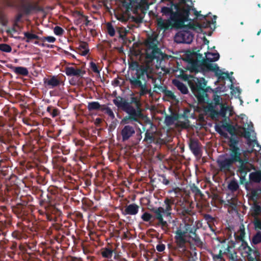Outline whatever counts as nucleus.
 <instances>
[{"label":"nucleus","instance_id":"f257e3e1","mask_svg":"<svg viewBox=\"0 0 261 261\" xmlns=\"http://www.w3.org/2000/svg\"><path fill=\"white\" fill-rule=\"evenodd\" d=\"M174 207L177 214L182 219L180 222L176 218L171 222L177 248L185 251L186 244L190 243L191 240L197 246L201 247L203 243L196 233L198 227L193 224L194 212L191 204L182 199L177 201Z\"/></svg>","mask_w":261,"mask_h":261},{"label":"nucleus","instance_id":"f03ea898","mask_svg":"<svg viewBox=\"0 0 261 261\" xmlns=\"http://www.w3.org/2000/svg\"><path fill=\"white\" fill-rule=\"evenodd\" d=\"M236 141L233 140L229 154L221 155L217 159L216 163L219 171L226 174L233 175L236 170L238 174H247L251 170L255 169L254 165L249 163V159L244 153V158L242 157L241 149L236 147Z\"/></svg>","mask_w":261,"mask_h":261},{"label":"nucleus","instance_id":"7ed1b4c3","mask_svg":"<svg viewBox=\"0 0 261 261\" xmlns=\"http://www.w3.org/2000/svg\"><path fill=\"white\" fill-rule=\"evenodd\" d=\"M136 72L133 73L128 81L132 89L139 90L140 96H143L146 94L152 96V92L147 85V79H151L153 84L154 91L156 92V89L160 92L164 93L166 90V86L158 85L156 83V79L151 74L152 70L148 65H140L137 62L134 63Z\"/></svg>","mask_w":261,"mask_h":261},{"label":"nucleus","instance_id":"20e7f679","mask_svg":"<svg viewBox=\"0 0 261 261\" xmlns=\"http://www.w3.org/2000/svg\"><path fill=\"white\" fill-rule=\"evenodd\" d=\"M189 85L191 91L196 97L199 103H208L211 99L208 96L209 93L218 94L220 92V88L217 87L215 89H212L210 86H206L207 82L202 78H197L192 76L188 81Z\"/></svg>","mask_w":261,"mask_h":261},{"label":"nucleus","instance_id":"39448f33","mask_svg":"<svg viewBox=\"0 0 261 261\" xmlns=\"http://www.w3.org/2000/svg\"><path fill=\"white\" fill-rule=\"evenodd\" d=\"M210 55L214 56V58L210 57L207 58L206 60H204L201 62L195 61L192 64V68L195 70L196 68H199L200 70H206L207 71H214L216 75L219 80H225L228 79L232 82L231 77L229 76V73L227 72H223L220 69L217 64L212 63L211 62L217 61L219 60L220 55L219 53L216 54Z\"/></svg>","mask_w":261,"mask_h":261},{"label":"nucleus","instance_id":"423d86ee","mask_svg":"<svg viewBox=\"0 0 261 261\" xmlns=\"http://www.w3.org/2000/svg\"><path fill=\"white\" fill-rule=\"evenodd\" d=\"M174 197H166L164 198L163 206L154 208L152 211L154 214V218L158 220L156 226L162 228L167 227L168 223L163 219V216L171 218V211L173 205H175Z\"/></svg>","mask_w":261,"mask_h":261},{"label":"nucleus","instance_id":"0eeeda50","mask_svg":"<svg viewBox=\"0 0 261 261\" xmlns=\"http://www.w3.org/2000/svg\"><path fill=\"white\" fill-rule=\"evenodd\" d=\"M161 12L163 15L170 17L167 19H164L162 17L158 18L156 24L158 29L161 30L167 31L174 28V22H175V19L178 16V12H174L172 7H162Z\"/></svg>","mask_w":261,"mask_h":261},{"label":"nucleus","instance_id":"6e6552de","mask_svg":"<svg viewBox=\"0 0 261 261\" xmlns=\"http://www.w3.org/2000/svg\"><path fill=\"white\" fill-rule=\"evenodd\" d=\"M223 127L227 131L229 134L231 135L229 137L227 133L223 131L221 128H216V131L224 138L229 140L228 146L229 149H230V146L233 140L236 141V143L234 145L236 147H238V144L239 142L238 135L239 132L237 128L233 125L229 123H226L222 125Z\"/></svg>","mask_w":261,"mask_h":261},{"label":"nucleus","instance_id":"1a4fd4ad","mask_svg":"<svg viewBox=\"0 0 261 261\" xmlns=\"http://www.w3.org/2000/svg\"><path fill=\"white\" fill-rule=\"evenodd\" d=\"M113 102L118 108H121L128 114V116L124 117L122 119V122L124 123H128L129 118H134V116L136 115L134 107L122 97L120 96H117L116 98L113 100Z\"/></svg>","mask_w":261,"mask_h":261},{"label":"nucleus","instance_id":"9d476101","mask_svg":"<svg viewBox=\"0 0 261 261\" xmlns=\"http://www.w3.org/2000/svg\"><path fill=\"white\" fill-rule=\"evenodd\" d=\"M146 57L147 59L153 60L159 59L162 56L161 49L158 47L153 40H149L146 42Z\"/></svg>","mask_w":261,"mask_h":261},{"label":"nucleus","instance_id":"9b49d317","mask_svg":"<svg viewBox=\"0 0 261 261\" xmlns=\"http://www.w3.org/2000/svg\"><path fill=\"white\" fill-rule=\"evenodd\" d=\"M191 9L190 6L187 5L185 8H181L179 11L177 12L178 13V16L175 19L174 28L181 29L186 27L185 22L189 20V17Z\"/></svg>","mask_w":261,"mask_h":261},{"label":"nucleus","instance_id":"f8f14e48","mask_svg":"<svg viewBox=\"0 0 261 261\" xmlns=\"http://www.w3.org/2000/svg\"><path fill=\"white\" fill-rule=\"evenodd\" d=\"M194 35L189 31L183 30L177 33L174 37L175 41L178 43H191L193 39Z\"/></svg>","mask_w":261,"mask_h":261},{"label":"nucleus","instance_id":"ddd939ff","mask_svg":"<svg viewBox=\"0 0 261 261\" xmlns=\"http://www.w3.org/2000/svg\"><path fill=\"white\" fill-rule=\"evenodd\" d=\"M156 129L153 123H151L150 128L145 130L144 138L142 142L146 144L154 143L156 141Z\"/></svg>","mask_w":261,"mask_h":261},{"label":"nucleus","instance_id":"4468645a","mask_svg":"<svg viewBox=\"0 0 261 261\" xmlns=\"http://www.w3.org/2000/svg\"><path fill=\"white\" fill-rule=\"evenodd\" d=\"M221 243L223 244L221 247L224 249L223 254L226 255L231 261H236L237 255V252L234 249V245L226 244L225 240H223Z\"/></svg>","mask_w":261,"mask_h":261},{"label":"nucleus","instance_id":"2eb2a0df","mask_svg":"<svg viewBox=\"0 0 261 261\" xmlns=\"http://www.w3.org/2000/svg\"><path fill=\"white\" fill-rule=\"evenodd\" d=\"M130 105L134 104L136 108H134L135 111L136 115L133 118H129V120H133L136 122H139V119L143 117V114L141 109V104L140 99L136 96H133L130 98V101L129 102Z\"/></svg>","mask_w":261,"mask_h":261},{"label":"nucleus","instance_id":"dca6fc26","mask_svg":"<svg viewBox=\"0 0 261 261\" xmlns=\"http://www.w3.org/2000/svg\"><path fill=\"white\" fill-rule=\"evenodd\" d=\"M135 134V128L130 125H125L120 131V135L122 142H125L131 138Z\"/></svg>","mask_w":261,"mask_h":261},{"label":"nucleus","instance_id":"f3484780","mask_svg":"<svg viewBox=\"0 0 261 261\" xmlns=\"http://www.w3.org/2000/svg\"><path fill=\"white\" fill-rule=\"evenodd\" d=\"M45 192L43 190L39 189L37 194L40 199L39 204L41 206L46 207L51 204V196L48 193L44 195Z\"/></svg>","mask_w":261,"mask_h":261},{"label":"nucleus","instance_id":"a211bd4d","mask_svg":"<svg viewBox=\"0 0 261 261\" xmlns=\"http://www.w3.org/2000/svg\"><path fill=\"white\" fill-rule=\"evenodd\" d=\"M43 83L45 87L50 89L60 86L61 82L58 76L53 75L51 76L50 78L44 77Z\"/></svg>","mask_w":261,"mask_h":261},{"label":"nucleus","instance_id":"6ab92c4d","mask_svg":"<svg viewBox=\"0 0 261 261\" xmlns=\"http://www.w3.org/2000/svg\"><path fill=\"white\" fill-rule=\"evenodd\" d=\"M189 146L191 151L195 156L201 155L200 143L197 139L191 138L189 140Z\"/></svg>","mask_w":261,"mask_h":261},{"label":"nucleus","instance_id":"aec40b11","mask_svg":"<svg viewBox=\"0 0 261 261\" xmlns=\"http://www.w3.org/2000/svg\"><path fill=\"white\" fill-rule=\"evenodd\" d=\"M218 53H210V52H207V53H205V58H203L201 60H191L189 61V63H188V67H187V69L191 72H195V73H198V72H204L205 71H207V70H200V69H199V68H196L195 69V70L193 69V67H192V64L193 63H194V62L195 61H197V62H201L203 60H206L207 59V58L208 57H210L211 58H214L215 57L214 56H213V55H210L211 54H217Z\"/></svg>","mask_w":261,"mask_h":261},{"label":"nucleus","instance_id":"412c9836","mask_svg":"<svg viewBox=\"0 0 261 261\" xmlns=\"http://www.w3.org/2000/svg\"><path fill=\"white\" fill-rule=\"evenodd\" d=\"M65 73L67 76H82L85 72L81 69H75L73 67H66L65 69Z\"/></svg>","mask_w":261,"mask_h":261},{"label":"nucleus","instance_id":"4be33fe9","mask_svg":"<svg viewBox=\"0 0 261 261\" xmlns=\"http://www.w3.org/2000/svg\"><path fill=\"white\" fill-rule=\"evenodd\" d=\"M247 248L248 250L250 253L253 254V256H251L250 254L248 255V259L249 261H259V257L260 256V253L257 250H253L250 246H249L247 243H245V246L244 248Z\"/></svg>","mask_w":261,"mask_h":261},{"label":"nucleus","instance_id":"5701e85b","mask_svg":"<svg viewBox=\"0 0 261 261\" xmlns=\"http://www.w3.org/2000/svg\"><path fill=\"white\" fill-rule=\"evenodd\" d=\"M139 206L135 203L130 204L127 205L124 212V215H135L139 212Z\"/></svg>","mask_w":261,"mask_h":261},{"label":"nucleus","instance_id":"b1692460","mask_svg":"<svg viewBox=\"0 0 261 261\" xmlns=\"http://www.w3.org/2000/svg\"><path fill=\"white\" fill-rule=\"evenodd\" d=\"M21 8L25 14H29L32 11L39 10V7L37 4H33L31 3H27L22 5Z\"/></svg>","mask_w":261,"mask_h":261},{"label":"nucleus","instance_id":"393cba45","mask_svg":"<svg viewBox=\"0 0 261 261\" xmlns=\"http://www.w3.org/2000/svg\"><path fill=\"white\" fill-rule=\"evenodd\" d=\"M172 83L182 94H186L188 93L189 91L187 87L181 82L178 80H173Z\"/></svg>","mask_w":261,"mask_h":261},{"label":"nucleus","instance_id":"a878e982","mask_svg":"<svg viewBox=\"0 0 261 261\" xmlns=\"http://www.w3.org/2000/svg\"><path fill=\"white\" fill-rule=\"evenodd\" d=\"M78 52L82 56H86L89 51L88 49V44L84 41H81L79 47L77 48Z\"/></svg>","mask_w":261,"mask_h":261},{"label":"nucleus","instance_id":"bb28decb","mask_svg":"<svg viewBox=\"0 0 261 261\" xmlns=\"http://www.w3.org/2000/svg\"><path fill=\"white\" fill-rule=\"evenodd\" d=\"M27 204V202L25 201H23L22 203H18L13 207L12 211L17 215H20L23 214V210Z\"/></svg>","mask_w":261,"mask_h":261},{"label":"nucleus","instance_id":"cd10ccee","mask_svg":"<svg viewBox=\"0 0 261 261\" xmlns=\"http://www.w3.org/2000/svg\"><path fill=\"white\" fill-rule=\"evenodd\" d=\"M114 250L110 247H105L101 249V254L103 258L111 259L113 255Z\"/></svg>","mask_w":261,"mask_h":261},{"label":"nucleus","instance_id":"c85d7f7f","mask_svg":"<svg viewBox=\"0 0 261 261\" xmlns=\"http://www.w3.org/2000/svg\"><path fill=\"white\" fill-rule=\"evenodd\" d=\"M12 69H13V72L18 75L27 76L29 74L28 70L26 67L21 66H12Z\"/></svg>","mask_w":261,"mask_h":261},{"label":"nucleus","instance_id":"c756f323","mask_svg":"<svg viewBox=\"0 0 261 261\" xmlns=\"http://www.w3.org/2000/svg\"><path fill=\"white\" fill-rule=\"evenodd\" d=\"M249 179L254 182H260L261 181V171L250 173L249 174Z\"/></svg>","mask_w":261,"mask_h":261},{"label":"nucleus","instance_id":"7c9ffc66","mask_svg":"<svg viewBox=\"0 0 261 261\" xmlns=\"http://www.w3.org/2000/svg\"><path fill=\"white\" fill-rule=\"evenodd\" d=\"M239 233V234L238 235H237L236 233H234L235 239L237 241H242V246H244H244H245V243L246 242L244 240L245 235V232L243 225H242V227H240Z\"/></svg>","mask_w":261,"mask_h":261},{"label":"nucleus","instance_id":"2f4dec72","mask_svg":"<svg viewBox=\"0 0 261 261\" xmlns=\"http://www.w3.org/2000/svg\"><path fill=\"white\" fill-rule=\"evenodd\" d=\"M102 105H100L98 101L90 102L88 104L87 108L89 111L101 110Z\"/></svg>","mask_w":261,"mask_h":261},{"label":"nucleus","instance_id":"473e14b6","mask_svg":"<svg viewBox=\"0 0 261 261\" xmlns=\"http://www.w3.org/2000/svg\"><path fill=\"white\" fill-rule=\"evenodd\" d=\"M141 219L145 222H149L151 223L153 220H156L154 218V215H152L148 212H145L142 216Z\"/></svg>","mask_w":261,"mask_h":261},{"label":"nucleus","instance_id":"72a5a7b5","mask_svg":"<svg viewBox=\"0 0 261 261\" xmlns=\"http://www.w3.org/2000/svg\"><path fill=\"white\" fill-rule=\"evenodd\" d=\"M259 189H253L251 190L250 193V199H251L254 202H257V200L259 198Z\"/></svg>","mask_w":261,"mask_h":261},{"label":"nucleus","instance_id":"f704fd0d","mask_svg":"<svg viewBox=\"0 0 261 261\" xmlns=\"http://www.w3.org/2000/svg\"><path fill=\"white\" fill-rule=\"evenodd\" d=\"M24 37L22 39V40L25 41L27 43H30L34 40L35 34L31 33L29 32H25L23 33Z\"/></svg>","mask_w":261,"mask_h":261},{"label":"nucleus","instance_id":"c9c22d12","mask_svg":"<svg viewBox=\"0 0 261 261\" xmlns=\"http://www.w3.org/2000/svg\"><path fill=\"white\" fill-rule=\"evenodd\" d=\"M101 111L105 112L111 118H112V119L115 118V115H114L113 111L109 107H107V106L103 105Z\"/></svg>","mask_w":261,"mask_h":261},{"label":"nucleus","instance_id":"e433bc0d","mask_svg":"<svg viewBox=\"0 0 261 261\" xmlns=\"http://www.w3.org/2000/svg\"><path fill=\"white\" fill-rule=\"evenodd\" d=\"M12 236L13 238L19 240L27 238V236L25 234L18 230L13 231L12 233Z\"/></svg>","mask_w":261,"mask_h":261},{"label":"nucleus","instance_id":"4c0bfd02","mask_svg":"<svg viewBox=\"0 0 261 261\" xmlns=\"http://www.w3.org/2000/svg\"><path fill=\"white\" fill-rule=\"evenodd\" d=\"M203 218L207 222L209 227L212 229V227L214 225L215 218L210 214H204L203 216Z\"/></svg>","mask_w":261,"mask_h":261},{"label":"nucleus","instance_id":"58836bf2","mask_svg":"<svg viewBox=\"0 0 261 261\" xmlns=\"http://www.w3.org/2000/svg\"><path fill=\"white\" fill-rule=\"evenodd\" d=\"M118 33L119 35V38H121L123 41L126 39V34L128 33V30H127L124 28H119L118 30Z\"/></svg>","mask_w":261,"mask_h":261},{"label":"nucleus","instance_id":"ea45409f","mask_svg":"<svg viewBox=\"0 0 261 261\" xmlns=\"http://www.w3.org/2000/svg\"><path fill=\"white\" fill-rule=\"evenodd\" d=\"M228 189L231 192H235L239 189V185L236 180H232L228 185Z\"/></svg>","mask_w":261,"mask_h":261},{"label":"nucleus","instance_id":"a19ab883","mask_svg":"<svg viewBox=\"0 0 261 261\" xmlns=\"http://www.w3.org/2000/svg\"><path fill=\"white\" fill-rule=\"evenodd\" d=\"M223 251L221 250H220L218 254H215L214 253L212 254L214 261H225V259L223 257Z\"/></svg>","mask_w":261,"mask_h":261},{"label":"nucleus","instance_id":"79ce46f5","mask_svg":"<svg viewBox=\"0 0 261 261\" xmlns=\"http://www.w3.org/2000/svg\"><path fill=\"white\" fill-rule=\"evenodd\" d=\"M243 129V132L240 133V131L239 132V135L238 136H240L241 137H243L247 139L248 141H250V136H251V133L249 131L247 130L244 127L242 128Z\"/></svg>","mask_w":261,"mask_h":261},{"label":"nucleus","instance_id":"37998d69","mask_svg":"<svg viewBox=\"0 0 261 261\" xmlns=\"http://www.w3.org/2000/svg\"><path fill=\"white\" fill-rule=\"evenodd\" d=\"M191 190L196 196H200L201 197L203 196L200 190L195 184L191 186Z\"/></svg>","mask_w":261,"mask_h":261},{"label":"nucleus","instance_id":"c03bdc74","mask_svg":"<svg viewBox=\"0 0 261 261\" xmlns=\"http://www.w3.org/2000/svg\"><path fill=\"white\" fill-rule=\"evenodd\" d=\"M252 243L254 245L258 244L261 242V231H258L254 235L252 240Z\"/></svg>","mask_w":261,"mask_h":261},{"label":"nucleus","instance_id":"a18cd8bd","mask_svg":"<svg viewBox=\"0 0 261 261\" xmlns=\"http://www.w3.org/2000/svg\"><path fill=\"white\" fill-rule=\"evenodd\" d=\"M226 204L233 210H237V202L234 199L227 200Z\"/></svg>","mask_w":261,"mask_h":261},{"label":"nucleus","instance_id":"49530a36","mask_svg":"<svg viewBox=\"0 0 261 261\" xmlns=\"http://www.w3.org/2000/svg\"><path fill=\"white\" fill-rule=\"evenodd\" d=\"M176 120V118L175 117L171 115H167L165 117V122L167 125H170L172 124Z\"/></svg>","mask_w":261,"mask_h":261},{"label":"nucleus","instance_id":"de8ad7c7","mask_svg":"<svg viewBox=\"0 0 261 261\" xmlns=\"http://www.w3.org/2000/svg\"><path fill=\"white\" fill-rule=\"evenodd\" d=\"M0 50L6 53H10L12 50V48L9 44L2 43L0 44Z\"/></svg>","mask_w":261,"mask_h":261},{"label":"nucleus","instance_id":"09e8293b","mask_svg":"<svg viewBox=\"0 0 261 261\" xmlns=\"http://www.w3.org/2000/svg\"><path fill=\"white\" fill-rule=\"evenodd\" d=\"M107 31L109 35L113 37L115 34V30L113 27L112 24L110 23H108L107 24Z\"/></svg>","mask_w":261,"mask_h":261},{"label":"nucleus","instance_id":"8fccbe9b","mask_svg":"<svg viewBox=\"0 0 261 261\" xmlns=\"http://www.w3.org/2000/svg\"><path fill=\"white\" fill-rule=\"evenodd\" d=\"M227 110L228 107H225L223 104H221L220 110L219 111L220 116L225 117Z\"/></svg>","mask_w":261,"mask_h":261},{"label":"nucleus","instance_id":"3c124183","mask_svg":"<svg viewBox=\"0 0 261 261\" xmlns=\"http://www.w3.org/2000/svg\"><path fill=\"white\" fill-rule=\"evenodd\" d=\"M165 96L167 97L168 98L175 100L176 98V96L174 95V93L170 90L166 89V90L164 93Z\"/></svg>","mask_w":261,"mask_h":261},{"label":"nucleus","instance_id":"603ef678","mask_svg":"<svg viewBox=\"0 0 261 261\" xmlns=\"http://www.w3.org/2000/svg\"><path fill=\"white\" fill-rule=\"evenodd\" d=\"M89 67L93 72L96 73H99L100 71L98 69V66L94 62L92 61L90 62Z\"/></svg>","mask_w":261,"mask_h":261},{"label":"nucleus","instance_id":"864d4df0","mask_svg":"<svg viewBox=\"0 0 261 261\" xmlns=\"http://www.w3.org/2000/svg\"><path fill=\"white\" fill-rule=\"evenodd\" d=\"M54 32L57 36H61L63 34L64 31L61 27L56 26L54 29Z\"/></svg>","mask_w":261,"mask_h":261},{"label":"nucleus","instance_id":"5fc2aeb1","mask_svg":"<svg viewBox=\"0 0 261 261\" xmlns=\"http://www.w3.org/2000/svg\"><path fill=\"white\" fill-rule=\"evenodd\" d=\"M253 208L254 213L256 216L258 215L261 212V206L257 202H254Z\"/></svg>","mask_w":261,"mask_h":261},{"label":"nucleus","instance_id":"6e6d98bb","mask_svg":"<svg viewBox=\"0 0 261 261\" xmlns=\"http://www.w3.org/2000/svg\"><path fill=\"white\" fill-rule=\"evenodd\" d=\"M187 28L193 30H196L198 29H201V25H200L199 23L194 24L190 23L188 25H186V27H184L183 28Z\"/></svg>","mask_w":261,"mask_h":261},{"label":"nucleus","instance_id":"4d7b16f0","mask_svg":"<svg viewBox=\"0 0 261 261\" xmlns=\"http://www.w3.org/2000/svg\"><path fill=\"white\" fill-rule=\"evenodd\" d=\"M221 98L219 95L218 94H214L213 95V100L215 106L219 105L222 103H220V100Z\"/></svg>","mask_w":261,"mask_h":261},{"label":"nucleus","instance_id":"13d9d810","mask_svg":"<svg viewBox=\"0 0 261 261\" xmlns=\"http://www.w3.org/2000/svg\"><path fill=\"white\" fill-rule=\"evenodd\" d=\"M142 138V132L140 129H139V132L137 133L136 135L135 140L134 141V144L137 145L139 144Z\"/></svg>","mask_w":261,"mask_h":261},{"label":"nucleus","instance_id":"bf43d9fd","mask_svg":"<svg viewBox=\"0 0 261 261\" xmlns=\"http://www.w3.org/2000/svg\"><path fill=\"white\" fill-rule=\"evenodd\" d=\"M210 116L212 119L216 120L220 116L219 112L214 109L211 113H210Z\"/></svg>","mask_w":261,"mask_h":261},{"label":"nucleus","instance_id":"052dcab7","mask_svg":"<svg viewBox=\"0 0 261 261\" xmlns=\"http://www.w3.org/2000/svg\"><path fill=\"white\" fill-rule=\"evenodd\" d=\"M170 4H171L170 7H172L173 9H174L175 10V12H177V11H180V10L181 9L180 4H181L180 2H179V3H174L173 2H171L170 3Z\"/></svg>","mask_w":261,"mask_h":261},{"label":"nucleus","instance_id":"680f3d73","mask_svg":"<svg viewBox=\"0 0 261 261\" xmlns=\"http://www.w3.org/2000/svg\"><path fill=\"white\" fill-rule=\"evenodd\" d=\"M207 103L208 105L205 108V111L211 113L215 109L214 106L212 102L210 103V102H208Z\"/></svg>","mask_w":261,"mask_h":261},{"label":"nucleus","instance_id":"e2e57ef3","mask_svg":"<svg viewBox=\"0 0 261 261\" xmlns=\"http://www.w3.org/2000/svg\"><path fill=\"white\" fill-rule=\"evenodd\" d=\"M212 24V21L211 20H205V21H203L201 24H200V25H201V29L202 28H208L211 27V24Z\"/></svg>","mask_w":261,"mask_h":261},{"label":"nucleus","instance_id":"0e129e2a","mask_svg":"<svg viewBox=\"0 0 261 261\" xmlns=\"http://www.w3.org/2000/svg\"><path fill=\"white\" fill-rule=\"evenodd\" d=\"M43 42L46 41L50 43H54L56 41V38L53 36L43 37Z\"/></svg>","mask_w":261,"mask_h":261},{"label":"nucleus","instance_id":"69168bd1","mask_svg":"<svg viewBox=\"0 0 261 261\" xmlns=\"http://www.w3.org/2000/svg\"><path fill=\"white\" fill-rule=\"evenodd\" d=\"M60 114V111L58 109L54 108L50 115L53 118L56 117Z\"/></svg>","mask_w":261,"mask_h":261},{"label":"nucleus","instance_id":"338daca9","mask_svg":"<svg viewBox=\"0 0 261 261\" xmlns=\"http://www.w3.org/2000/svg\"><path fill=\"white\" fill-rule=\"evenodd\" d=\"M123 6L125 7L127 10H132L133 7L132 5V2L130 1L129 2H124L123 4Z\"/></svg>","mask_w":261,"mask_h":261},{"label":"nucleus","instance_id":"774afa93","mask_svg":"<svg viewBox=\"0 0 261 261\" xmlns=\"http://www.w3.org/2000/svg\"><path fill=\"white\" fill-rule=\"evenodd\" d=\"M67 261H83L80 257L70 256L67 258Z\"/></svg>","mask_w":261,"mask_h":261}]
</instances>
